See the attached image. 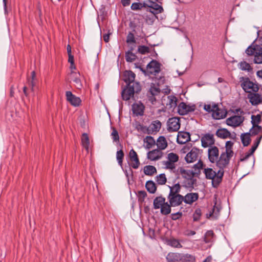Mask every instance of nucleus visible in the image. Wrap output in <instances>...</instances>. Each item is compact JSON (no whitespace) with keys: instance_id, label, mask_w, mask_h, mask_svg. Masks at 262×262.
<instances>
[{"instance_id":"7c9ffc66","label":"nucleus","mask_w":262,"mask_h":262,"mask_svg":"<svg viewBox=\"0 0 262 262\" xmlns=\"http://www.w3.org/2000/svg\"><path fill=\"white\" fill-rule=\"evenodd\" d=\"M230 135V133L226 128H220L216 132V135L222 139L227 138Z\"/></svg>"},{"instance_id":"c9c22d12","label":"nucleus","mask_w":262,"mask_h":262,"mask_svg":"<svg viewBox=\"0 0 262 262\" xmlns=\"http://www.w3.org/2000/svg\"><path fill=\"white\" fill-rule=\"evenodd\" d=\"M135 129L140 133L148 134V127L143 125L139 122H137L135 124Z\"/></svg>"},{"instance_id":"5fc2aeb1","label":"nucleus","mask_w":262,"mask_h":262,"mask_svg":"<svg viewBox=\"0 0 262 262\" xmlns=\"http://www.w3.org/2000/svg\"><path fill=\"white\" fill-rule=\"evenodd\" d=\"M138 52L141 54H146L150 52L149 48L145 46H139L138 48Z\"/></svg>"},{"instance_id":"0e129e2a","label":"nucleus","mask_w":262,"mask_h":262,"mask_svg":"<svg viewBox=\"0 0 262 262\" xmlns=\"http://www.w3.org/2000/svg\"><path fill=\"white\" fill-rule=\"evenodd\" d=\"M250 156H251L248 152H246L245 154H242L240 157V161H244L247 160Z\"/></svg>"},{"instance_id":"a19ab883","label":"nucleus","mask_w":262,"mask_h":262,"mask_svg":"<svg viewBox=\"0 0 262 262\" xmlns=\"http://www.w3.org/2000/svg\"><path fill=\"white\" fill-rule=\"evenodd\" d=\"M81 143L84 148L86 150L89 149L90 145L89 138L87 134L83 133L81 137Z\"/></svg>"},{"instance_id":"aec40b11","label":"nucleus","mask_w":262,"mask_h":262,"mask_svg":"<svg viewBox=\"0 0 262 262\" xmlns=\"http://www.w3.org/2000/svg\"><path fill=\"white\" fill-rule=\"evenodd\" d=\"M162 124L159 120L153 121L148 126V135H155L160 129Z\"/></svg>"},{"instance_id":"13d9d810","label":"nucleus","mask_w":262,"mask_h":262,"mask_svg":"<svg viewBox=\"0 0 262 262\" xmlns=\"http://www.w3.org/2000/svg\"><path fill=\"white\" fill-rule=\"evenodd\" d=\"M257 52L256 48H253L251 46H249L246 50V53L248 55H254L256 54V53Z\"/></svg>"},{"instance_id":"bb28decb","label":"nucleus","mask_w":262,"mask_h":262,"mask_svg":"<svg viewBox=\"0 0 262 262\" xmlns=\"http://www.w3.org/2000/svg\"><path fill=\"white\" fill-rule=\"evenodd\" d=\"M157 146L160 150L165 149L167 146V142L164 136H160L157 141Z\"/></svg>"},{"instance_id":"f3484780","label":"nucleus","mask_w":262,"mask_h":262,"mask_svg":"<svg viewBox=\"0 0 262 262\" xmlns=\"http://www.w3.org/2000/svg\"><path fill=\"white\" fill-rule=\"evenodd\" d=\"M178 112L180 115H184L187 114L189 112H191L194 111V106H190L186 104L185 102H181L178 106Z\"/></svg>"},{"instance_id":"a211bd4d","label":"nucleus","mask_w":262,"mask_h":262,"mask_svg":"<svg viewBox=\"0 0 262 262\" xmlns=\"http://www.w3.org/2000/svg\"><path fill=\"white\" fill-rule=\"evenodd\" d=\"M70 79L74 83L75 86L78 89H81L82 84L80 79V74L79 72L71 71L70 75Z\"/></svg>"},{"instance_id":"dca6fc26","label":"nucleus","mask_w":262,"mask_h":262,"mask_svg":"<svg viewBox=\"0 0 262 262\" xmlns=\"http://www.w3.org/2000/svg\"><path fill=\"white\" fill-rule=\"evenodd\" d=\"M129 157L130 161V166L134 169H137L140 165V161L137 152L133 149L129 151Z\"/></svg>"},{"instance_id":"a878e982","label":"nucleus","mask_w":262,"mask_h":262,"mask_svg":"<svg viewBox=\"0 0 262 262\" xmlns=\"http://www.w3.org/2000/svg\"><path fill=\"white\" fill-rule=\"evenodd\" d=\"M178 172L181 174L184 179L194 177V173L192 170L185 169L183 167H179Z\"/></svg>"},{"instance_id":"5701e85b","label":"nucleus","mask_w":262,"mask_h":262,"mask_svg":"<svg viewBox=\"0 0 262 262\" xmlns=\"http://www.w3.org/2000/svg\"><path fill=\"white\" fill-rule=\"evenodd\" d=\"M162 152L158 149H154L147 153V158L151 161H156L162 157Z\"/></svg>"},{"instance_id":"58836bf2","label":"nucleus","mask_w":262,"mask_h":262,"mask_svg":"<svg viewBox=\"0 0 262 262\" xmlns=\"http://www.w3.org/2000/svg\"><path fill=\"white\" fill-rule=\"evenodd\" d=\"M172 206L170 204H168L167 202H165L162 206L160 208L161 213L163 215H168L171 212V207Z\"/></svg>"},{"instance_id":"20e7f679","label":"nucleus","mask_w":262,"mask_h":262,"mask_svg":"<svg viewBox=\"0 0 262 262\" xmlns=\"http://www.w3.org/2000/svg\"><path fill=\"white\" fill-rule=\"evenodd\" d=\"M167 160L163 161L164 168L174 171L176 168V163L179 161V156L175 153L170 152L167 155Z\"/></svg>"},{"instance_id":"de8ad7c7","label":"nucleus","mask_w":262,"mask_h":262,"mask_svg":"<svg viewBox=\"0 0 262 262\" xmlns=\"http://www.w3.org/2000/svg\"><path fill=\"white\" fill-rule=\"evenodd\" d=\"M167 242L169 245L174 248H180L182 247L179 241L175 238H170Z\"/></svg>"},{"instance_id":"0eeeda50","label":"nucleus","mask_w":262,"mask_h":262,"mask_svg":"<svg viewBox=\"0 0 262 262\" xmlns=\"http://www.w3.org/2000/svg\"><path fill=\"white\" fill-rule=\"evenodd\" d=\"M162 64L156 60H152L147 66L148 75L156 76L161 71Z\"/></svg>"},{"instance_id":"052dcab7","label":"nucleus","mask_w":262,"mask_h":262,"mask_svg":"<svg viewBox=\"0 0 262 262\" xmlns=\"http://www.w3.org/2000/svg\"><path fill=\"white\" fill-rule=\"evenodd\" d=\"M111 135L112 136L113 139L114 141H119V136L118 135V133L116 129H113Z\"/></svg>"},{"instance_id":"e2e57ef3","label":"nucleus","mask_w":262,"mask_h":262,"mask_svg":"<svg viewBox=\"0 0 262 262\" xmlns=\"http://www.w3.org/2000/svg\"><path fill=\"white\" fill-rule=\"evenodd\" d=\"M150 93L151 95L155 96L160 93V90L158 88L151 87L150 89Z\"/></svg>"},{"instance_id":"4468645a","label":"nucleus","mask_w":262,"mask_h":262,"mask_svg":"<svg viewBox=\"0 0 262 262\" xmlns=\"http://www.w3.org/2000/svg\"><path fill=\"white\" fill-rule=\"evenodd\" d=\"M247 98L252 105H257L262 103V96L257 92L250 93L247 95Z\"/></svg>"},{"instance_id":"69168bd1","label":"nucleus","mask_w":262,"mask_h":262,"mask_svg":"<svg viewBox=\"0 0 262 262\" xmlns=\"http://www.w3.org/2000/svg\"><path fill=\"white\" fill-rule=\"evenodd\" d=\"M182 213L179 212L176 213H172L171 214V219L173 220H176L180 218L182 216Z\"/></svg>"},{"instance_id":"a18cd8bd","label":"nucleus","mask_w":262,"mask_h":262,"mask_svg":"<svg viewBox=\"0 0 262 262\" xmlns=\"http://www.w3.org/2000/svg\"><path fill=\"white\" fill-rule=\"evenodd\" d=\"M254 60L255 63H262V48H260L256 53Z\"/></svg>"},{"instance_id":"39448f33","label":"nucleus","mask_w":262,"mask_h":262,"mask_svg":"<svg viewBox=\"0 0 262 262\" xmlns=\"http://www.w3.org/2000/svg\"><path fill=\"white\" fill-rule=\"evenodd\" d=\"M204 173L207 179L212 180V185L213 187L216 188L222 182L223 178H221V181L216 180L219 176V171L216 172L211 168H206L204 170Z\"/></svg>"},{"instance_id":"473e14b6","label":"nucleus","mask_w":262,"mask_h":262,"mask_svg":"<svg viewBox=\"0 0 262 262\" xmlns=\"http://www.w3.org/2000/svg\"><path fill=\"white\" fill-rule=\"evenodd\" d=\"M251 136H256L259 135L262 136V127L258 125H253L252 128L250 130V133Z\"/></svg>"},{"instance_id":"c03bdc74","label":"nucleus","mask_w":262,"mask_h":262,"mask_svg":"<svg viewBox=\"0 0 262 262\" xmlns=\"http://www.w3.org/2000/svg\"><path fill=\"white\" fill-rule=\"evenodd\" d=\"M233 142L231 141H228L225 144V152L230 154L233 156L234 152L232 150L233 146Z\"/></svg>"},{"instance_id":"49530a36","label":"nucleus","mask_w":262,"mask_h":262,"mask_svg":"<svg viewBox=\"0 0 262 262\" xmlns=\"http://www.w3.org/2000/svg\"><path fill=\"white\" fill-rule=\"evenodd\" d=\"M214 233L212 230L206 232L204 235V241L206 243H209L212 241Z\"/></svg>"},{"instance_id":"4d7b16f0","label":"nucleus","mask_w":262,"mask_h":262,"mask_svg":"<svg viewBox=\"0 0 262 262\" xmlns=\"http://www.w3.org/2000/svg\"><path fill=\"white\" fill-rule=\"evenodd\" d=\"M239 68L241 70L250 71L252 70L250 65L246 61H242L239 63Z\"/></svg>"},{"instance_id":"6e6d98bb","label":"nucleus","mask_w":262,"mask_h":262,"mask_svg":"<svg viewBox=\"0 0 262 262\" xmlns=\"http://www.w3.org/2000/svg\"><path fill=\"white\" fill-rule=\"evenodd\" d=\"M202 215V211L201 209L197 208L195 210L193 214V220L194 222H196L200 220Z\"/></svg>"},{"instance_id":"37998d69","label":"nucleus","mask_w":262,"mask_h":262,"mask_svg":"<svg viewBox=\"0 0 262 262\" xmlns=\"http://www.w3.org/2000/svg\"><path fill=\"white\" fill-rule=\"evenodd\" d=\"M132 50L133 49H131L125 53V59L127 62H133L137 58L136 55L133 53Z\"/></svg>"},{"instance_id":"4c0bfd02","label":"nucleus","mask_w":262,"mask_h":262,"mask_svg":"<svg viewBox=\"0 0 262 262\" xmlns=\"http://www.w3.org/2000/svg\"><path fill=\"white\" fill-rule=\"evenodd\" d=\"M145 187L150 193H154L157 190L156 184L152 181H148L145 184Z\"/></svg>"},{"instance_id":"9b49d317","label":"nucleus","mask_w":262,"mask_h":262,"mask_svg":"<svg viewBox=\"0 0 262 262\" xmlns=\"http://www.w3.org/2000/svg\"><path fill=\"white\" fill-rule=\"evenodd\" d=\"M220 155L219 148L215 146L209 147L208 149V157L209 161L212 163L216 162Z\"/></svg>"},{"instance_id":"6ab92c4d","label":"nucleus","mask_w":262,"mask_h":262,"mask_svg":"<svg viewBox=\"0 0 262 262\" xmlns=\"http://www.w3.org/2000/svg\"><path fill=\"white\" fill-rule=\"evenodd\" d=\"M145 106L142 103L139 102L132 105V111L136 116H141L144 114Z\"/></svg>"},{"instance_id":"f704fd0d","label":"nucleus","mask_w":262,"mask_h":262,"mask_svg":"<svg viewBox=\"0 0 262 262\" xmlns=\"http://www.w3.org/2000/svg\"><path fill=\"white\" fill-rule=\"evenodd\" d=\"M261 138H262V136H257L256 137V138L255 139L253 145H252L251 148L250 149V150L248 151V152L249 153V154L250 156L253 155V154L254 152V151L257 149L258 146L259 145V144L260 142Z\"/></svg>"},{"instance_id":"338daca9","label":"nucleus","mask_w":262,"mask_h":262,"mask_svg":"<svg viewBox=\"0 0 262 262\" xmlns=\"http://www.w3.org/2000/svg\"><path fill=\"white\" fill-rule=\"evenodd\" d=\"M31 77H32V80L31 81V83L30 84H31V86H32L31 90L33 91L34 90L33 88H34V86L35 85V84H34V83L33 82V80H34V78L35 77V71H32L31 72Z\"/></svg>"},{"instance_id":"1a4fd4ad","label":"nucleus","mask_w":262,"mask_h":262,"mask_svg":"<svg viewBox=\"0 0 262 262\" xmlns=\"http://www.w3.org/2000/svg\"><path fill=\"white\" fill-rule=\"evenodd\" d=\"M201 154L199 149L196 147H193L191 150L186 155L185 159L187 163H192L196 161Z\"/></svg>"},{"instance_id":"bf43d9fd","label":"nucleus","mask_w":262,"mask_h":262,"mask_svg":"<svg viewBox=\"0 0 262 262\" xmlns=\"http://www.w3.org/2000/svg\"><path fill=\"white\" fill-rule=\"evenodd\" d=\"M126 42L127 43H135L136 40L135 39L134 35L133 33L129 32L126 38Z\"/></svg>"},{"instance_id":"b1692460","label":"nucleus","mask_w":262,"mask_h":262,"mask_svg":"<svg viewBox=\"0 0 262 262\" xmlns=\"http://www.w3.org/2000/svg\"><path fill=\"white\" fill-rule=\"evenodd\" d=\"M166 259L167 262H180L181 253L170 252L167 255Z\"/></svg>"},{"instance_id":"3c124183","label":"nucleus","mask_w":262,"mask_h":262,"mask_svg":"<svg viewBox=\"0 0 262 262\" xmlns=\"http://www.w3.org/2000/svg\"><path fill=\"white\" fill-rule=\"evenodd\" d=\"M166 178L164 173H162L156 177V181L158 184L163 185L166 182Z\"/></svg>"},{"instance_id":"680f3d73","label":"nucleus","mask_w":262,"mask_h":262,"mask_svg":"<svg viewBox=\"0 0 262 262\" xmlns=\"http://www.w3.org/2000/svg\"><path fill=\"white\" fill-rule=\"evenodd\" d=\"M168 98L169 99V103L171 106H175L177 105V99L175 96H169L168 97Z\"/></svg>"},{"instance_id":"864d4df0","label":"nucleus","mask_w":262,"mask_h":262,"mask_svg":"<svg viewBox=\"0 0 262 262\" xmlns=\"http://www.w3.org/2000/svg\"><path fill=\"white\" fill-rule=\"evenodd\" d=\"M137 196L139 202L143 203L145 198L147 196V193L144 190H140L138 192Z\"/></svg>"},{"instance_id":"2eb2a0df","label":"nucleus","mask_w":262,"mask_h":262,"mask_svg":"<svg viewBox=\"0 0 262 262\" xmlns=\"http://www.w3.org/2000/svg\"><path fill=\"white\" fill-rule=\"evenodd\" d=\"M167 198L169 204L173 207L179 206L184 200L183 196L180 194L168 195Z\"/></svg>"},{"instance_id":"412c9836","label":"nucleus","mask_w":262,"mask_h":262,"mask_svg":"<svg viewBox=\"0 0 262 262\" xmlns=\"http://www.w3.org/2000/svg\"><path fill=\"white\" fill-rule=\"evenodd\" d=\"M190 140V135L186 132H179L177 136V142L180 144H184Z\"/></svg>"},{"instance_id":"e433bc0d","label":"nucleus","mask_w":262,"mask_h":262,"mask_svg":"<svg viewBox=\"0 0 262 262\" xmlns=\"http://www.w3.org/2000/svg\"><path fill=\"white\" fill-rule=\"evenodd\" d=\"M170 189V192L168 195L179 194V193L180 192L181 186L179 184L177 183L172 186H169Z\"/></svg>"},{"instance_id":"ea45409f","label":"nucleus","mask_w":262,"mask_h":262,"mask_svg":"<svg viewBox=\"0 0 262 262\" xmlns=\"http://www.w3.org/2000/svg\"><path fill=\"white\" fill-rule=\"evenodd\" d=\"M144 172L146 175L152 176L157 172V170L155 166L147 165L144 167Z\"/></svg>"},{"instance_id":"8fccbe9b","label":"nucleus","mask_w":262,"mask_h":262,"mask_svg":"<svg viewBox=\"0 0 262 262\" xmlns=\"http://www.w3.org/2000/svg\"><path fill=\"white\" fill-rule=\"evenodd\" d=\"M146 6H148V5L145 3H134L131 6V9L133 10H139L143 7H146Z\"/></svg>"},{"instance_id":"774afa93","label":"nucleus","mask_w":262,"mask_h":262,"mask_svg":"<svg viewBox=\"0 0 262 262\" xmlns=\"http://www.w3.org/2000/svg\"><path fill=\"white\" fill-rule=\"evenodd\" d=\"M111 33L108 32L107 33L104 34L103 35V38L105 42H108L110 40V35Z\"/></svg>"},{"instance_id":"f03ea898","label":"nucleus","mask_w":262,"mask_h":262,"mask_svg":"<svg viewBox=\"0 0 262 262\" xmlns=\"http://www.w3.org/2000/svg\"><path fill=\"white\" fill-rule=\"evenodd\" d=\"M204 109L208 113H211L213 118L216 120L225 118L227 114L226 110L221 108L219 104L214 102L205 104Z\"/></svg>"},{"instance_id":"cd10ccee","label":"nucleus","mask_w":262,"mask_h":262,"mask_svg":"<svg viewBox=\"0 0 262 262\" xmlns=\"http://www.w3.org/2000/svg\"><path fill=\"white\" fill-rule=\"evenodd\" d=\"M195 261L196 258L194 255L188 253H181L180 262H195Z\"/></svg>"},{"instance_id":"9d476101","label":"nucleus","mask_w":262,"mask_h":262,"mask_svg":"<svg viewBox=\"0 0 262 262\" xmlns=\"http://www.w3.org/2000/svg\"><path fill=\"white\" fill-rule=\"evenodd\" d=\"M180 127V119L177 117L169 118L167 122V130L169 132L178 131Z\"/></svg>"},{"instance_id":"79ce46f5","label":"nucleus","mask_w":262,"mask_h":262,"mask_svg":"<svg viewBox=\"0 0 262 262\" xmlns=\"http://www.w3.org/2000/svg\"><path fill=\"white\" fill-rule=\"evenodd\" d=\"M251 135L249 133L243 134L241 135V140L244 146H247L250 143Z\"/></svg>"},{"instance_id":"2f4dec72","label":"nucleus","mask_w":262,"mask_h":262,"mask_svg":"<svg viewBox=\"0 0 262 262\" xmlns=\"http://www.w3.org/2000/svg\"><path fill=\"white\" fill-rule=\"evenodd\" d=\"M144 143H146L145 148L150 149L155 144L156 142L154 138L151 136H146L144 139Z\"/></svg>"},{"instance_id":"7ed1b4c3","label":"nucleus","mask_w":262,"mask_h":262,"mask_svg":"<svg viewBox=\"0 0 262 262\" xmlns=\"http://www.w3.org/2000/svg\"><path fill=\"white\" fill-rule=\"evenodd\" d=\"M233 155L226 152H222L220 156H219V159L216 160V165L219 168V176L216 180L221 181V178L223 177L224 171V169L229 165L230 161Z\"/></svg>"},{"instance_id":"f8f14e48","label":"nucleus","mask_w":262,"mask_h":262,"mask_svg":"<svg viewBox=\"0 0 262 262\" xmlns=\"http://www.w3.org/2000/svg\"><path fill=\"white\" fill-rule=\"evenodd\" d=\"M244 118L238 115L230 117L226 119V123L228 125L237 127L239 126L244 121Z\"/></svg>"},{"instance_id":"393cba45","label":"nucleus","mask_w":262,"mask_h":262,"mask_svg":"<svg viewBox=\"0 0 262 262\" xmlns=\"http://www.w3.org/2000/svg\"><path fill=\"white\" fill-rule=\"evenodd\" d=\"M147 7L150 8L149 12L154 14L161 13L163 11L162 7L155 2H152L150 5H148Z\"/></svg>"},{"instance_id":"423d86ee","label":"nucleus","mask_w":262,"mask_h":262,"mask_svg":"<svg viewBox=\"0 0 262 262\" xmlns=\"http://www.w3.org/2000/svg\"><path fill=\"white\" fill-rule=\"evenodd\" d=\"M241 86L245 92L249 94L258 92L259 89V85L257 83L250 81L248 78L241 83Z\"/></svg>"},{"instance_id":"ddd939ff","label":"nucleus","mask_w":262,"mask_h":262,"mask_svg":"<svg viewBox=\"0 0 262 262\" xmlns=\"http://www.w3.org/2000/svg\"><path fill=\"white\" fill-rule=\"evenodd\" d=\"M66 99L72 105L78 106L80 105L81 100L79 97L76 96L71 91L66 92Z\"/></svg>"},{"instance_id":"6e6552de","label":"nucleus","mask_w":262,"mask_h":262,"mask_svg":"<svg viewBox=\"0 0 262 262\" xmlns=\"http://www.w3.org/2000/svg\"><path fill=\"white\" fill-rule=\"evenodd\" d=\"M201 141L202 146L204 148L212 146L215 143L214 135L209 133L203 135L201 138Z\"/></svg>"},{"instance_id":"f257e3e1","label":"nucleus","mask_w":262,"mask_h":262,"mask_svg":"<svg viewBox=\"0 0 262 262\" xmlns=\"http://www.w3.org/2000/svg\"><path fill=\"white\" fill-rule=\"evenodd\" d=\"M124 81L126 86L121 93L124 100H129L134 97L135 93H138L141 90V86L139 82L135 81V74L131 71H125L123 74Z\"/></svg>"},{"instance_id":"603ef678","label":"nucleus","mask_w":262,"mask_h":262,"mask_svg":"<svg viewBox=\"0 0 262 262\" xmlns=\"http://www.w3.org/2000/svg\"><path fill=\"white\" fill-rule=\"evenodd\" d=\"M251 119V123L253 125H258L259 122L261 121V115L260 114L252 115Z\"/></svg>"},{"instance_id":"c756f323","label":"nucleus","mask_w":262,"mask_h":262,"mask_svg":"<svg viewBox=\"0 0 262 262\" xmlns=\"http://www.w3.org/2000/svg\"><path fill=\"white\" fill-rule=\"evenodd\" d=\"M221 207L220 205H217L216 202H215L214 205L210 210L209 216L216 219L219 215Z\"/></svg>"},{"instance_id":"09e8293b","label":"nucleus","mask_w":262,"mask_h":262,"mask_svg":"<svg viewBox=\"0 0 262 262\" xmlns=\"http://www.w3.org/2000/svg\"><path fill=\"white\" fill-rule=\"evenodd\" d=\"M124 157V154L122 150H120L117 151L116 153V159L118 161L119 165L120 166H122L123 160Z\"/></svg>"},{"instance_id":"4be33fe9","label":"nucleus","mask_w":262,"mask_h":262,"mask_svg":"<svg viewBox=\"0 0 262 262\" xmlns=\"http://www.w3.org/2000/svg\"><path fill=\"white\" fill-rule=\"evenodd\" d=\"M184 198L183 201L187 204H192L193 202L198 200L199 198V194L198 193L192 192L188 193L186 194Z\"/></svg>"},{"instance_id":"c85d7f7f","label":"nucleus","mask_w":262,"mask_h":262,"mask_svg":"<svg viewBox=\"0 0 262 262\" xmlns=\"http://www.w3.org/2000/svg\"><path fill=\"white\" fill-rule=\"evenodd\" d=\"M165 203V198L162 196L156 197L154 200V208L155 209L160 208Z\"/></svg>"},{"instance_id":"72a5a7b5","label":"nucleus","mask_w":262,"mask_h":262,"mask_svg":"<svg viewBox=\"0 0 262 262\" xmlns=\"http://www.w3.org/2000/svg\"><path fill=\"white\" fill-rule=\"evenodd\" d=\"M195 180L193 178H188L184 179L182 184L184 187L187 188H193Z\"/></svg>"}]
</instances>
